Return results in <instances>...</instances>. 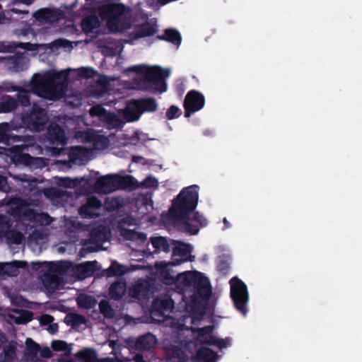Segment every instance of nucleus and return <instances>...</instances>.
Instances as JSON below:
<instances>
[{
  "mask_svg": "<svg viewBox=\"0 0 362 362\" xmlns=\"http://www.w3.org/2000/svg\"><path fill=\"white\" fill-rule=\"evenodd\" d=\"M163 38L175 45H179L181 41L179 33L173 29L166 30L163 35Z\"/></svg>",
  "mask_w": 362,
  "mask_h": 362,
  "instance_id": "nucleus-47",
  "label": "nucleus"
},
{
  "mask_svg": "<svg viewBox=\"0 0 362 362\" xmlns=\"http://www.w3.org/2000/svg\"><path fill=\"white\" fill-rule=\"evenodd\" d=\"M8 130V124L3 123L0 124V142L5 141L8 139L7 132Z\"/></svg>",
  "mask_w": 362,
  "mask_h": 362,
  "instance_id": "nucleus-59",
  "label": "nucleus"
},
{
  "mask_svg": "<svg viewBox=\"0 0 362 362\" xmlns=\"http://www.w3.org/2000/svg\"><path fill=\"white\" fill-rule=\"evenodd\" d=\"M103 122L108 129L119 128L124 123L117 115L110 112H107Z\"/></svg>",
  "mask_w": 362,
  "mask_h": 362,
  "instance_id": "nucleus-37",
  "label": "nucleus"
},
{
  "mask_svg": "<svg viewBox=\"0 0 362 362\" xmlns=\"http://www.w3.org/2000/svg\"><path fill=\"white\" fill-rule=\"evenodd\" d=\"M141 32L143 35H151L156 32V28L153 25L146 24L142 26Z\"/></svg>",
  "mask_w": 362,
  "mask_h": 362,
  "instance_id": "nucleus-62",
  "label": "nucleus"
},
{
  "mask_svg": "<svg viewBox=\"0 0 362 362\" xmlns=\"http://www.w3.org/2000/svg\"><path fill=\"white\" fill-rule=\"evenodd\" d=\"M98 13L107 21V26L111 31H122L130 27V10L121 4L103 5Z\"/></svg>",
  "mask_w": 362,
  "mask_h": 362,
  "instance_id": "nucleus-5",
  "label": "nucleus"
},
{
  "mask_svg": "<svg viewBox=\"0 0 362 362\" xmlns=\"http://www.w3.org/2000/svg\"><path fill=\"white\" fill-rule=\"evenodd\" d=\"M158 185L157 180L151 177H147L142 183L141 185L145 187H155Z\"/></svg>",
  "mask_w": 362,
  "mask_h": 362,
  "instance_id": "nucleus-61",
  "label": "nucleus"
},
{
  "mask_svg": "<svg viewBox=\"0 0 362 362\" xmlns=\"http://www.w3.org/2000/svg\"><path fill=\"white\" fill-rule=\"evenodd\" d=\"M127 272L124 267L117 263H112L107 270V276H121Z\"/></svg>",
  "mask_w": 362,
  "mask_h": 362,
  "instance_id": "nucleus-51",
  "label": "nucleus"
},
{
  "mask_svg": "<svg viewBox=\"0 0 362 362\" xmlns=\"http://www.w3.org/2000/svg\"><path fill=\"white\" fill-rule=\"evenodd\" d=\"M156 342L155 337L151 334H147L138 338L135 346L138 349H148L153 347Z\"/></svg>",
  "mask_w": 362,
  "mask_h": 362,
  "instance_id": "nucleus-35",
  "label": "nucleus"
},
{
  "mask_svg": "<svg viewBox=\"0 0 362 362\" xmlns=\"http://www.w3.org/2000/svg\"><path fill=\"white\" fill-rule=\"evenodd\" d=\"M127 221L123 220L120 223L119 233L120 235L126 240L136 241L139 243H144L146 240V235L144 233L135 231L133 229L124 228V224Z\"/></svg>",
  "mask_w": 362,
  "mask_h": 362,
  "instance_id": "nucleus-19",
  "label": "nucleus"
},
{
  "mask_svg": "<svg viewBox=\"0 0 362 362\" xmlns=\"http://www.w3.org/2000/svg\"><path fill=\"white\" fill-rule=\"evenodd\" d=\"M151 244L154 248V250L151 251L149 247L146 250H144V252L146 255H153L158 251L168 252L170 250V245L167 240L163 237H153L151 238Z\"/></svg>",
  "mask_w": 362,
  "mask_h": 362,
  "instance_id": "nucleus-24",
  "label": "nucleus"
},
{
  "mask_svg": "<svg viewBox=\"0 0 362 362\" xmlns=\"http://www.w3.org/2000/svg\"><path fill=\"white\" fill-rule=\"evenodd\" d=\"M222 292L221 286L214 288L209 279L205 276V322L209 323L205 325V346H215L220 350L228 347L230 343V338L221 339L214 333L219 325L218 319L222 318L216 314V307Z\"/></svg>",
  "mask_w": 362,
  "mask_h": 362,
  "instance_id": "nucleus-1",
  "label": "nucleus"
},
{
  "mask_svg": "<svg viewBox=\"0 0 362 362\" xmlns=\"http://www.w3.org/2000/svg\"><path fill=\"white\" fill-rule=\"evenodd\" d=\"M95 262H88L75 268L71 266L72 269L69 271V273L74 272L78 279H84L93 274L95 270Z\"/></svg>",
  "mask_w": 362,
  "mask_h": 362,
  "instance_id": "nucleus-23",
  "label": "nucleus"
},
{
  "mask_svg": "<svg viewBox=\"0 0 362 362\" xmlns=\"http://www.w3.org/2000/svg\"><path fill=\"white\" fill-rule=\"evenodd\" d=\"M232 258L229 255H223L218 257L216 269L222 276H227L230 272Z\"/></svg>",
  "mask_w": 362,
  "mask_h": 362,
  "instance_id": "nucleus-29",
  "label": "nucleus"
},
{
  "mask_svg": "<svg viewBox=\"0 0 362 362\" xmlns=\"http://www.w3.org/2000/svg\"><path fill=\"white\" fill-rule=\"evenodd\" d=\"M12 89L13 90L18 91L17 97L22 105L28 106L30 104V93L28 90L19 86L12 87Z\"/></svg>",
  "mask_w": 362,
  "mask_h": 362,
  "instance_id": "nucleus-43",
  "label": "nucleus"
},
{
  "mask_svg": "<svg viewBox=\"0 0 362 362\" xmlns=\"http://www.w3.org/2000/svg\"><path fill=\"white\" fill-rule=\"evenodd\" d=\"M66 72L49 71L42 74H35L25 86L42 98L57 100L62 97L66 90Z\"/></svg>",
  "mask_w": 362,
  "mask_h": 362,
  "instance_id": "nucleus-2",
  "label": "nucleus"
},
{
  "mask_svg": "<svg viewBox=\"0 0 362 362\" xmlns=\"http://www.w3.org/2000/svg\"><path fill=\"white\" fill-rule=\"evenodd\" d=\"M6 243L8 245H19L25 240L23 234L15 229H8L5 235Z\"/></svg>",
  "mask_w": 362,
  "mask_h": 362,
  "instance_id": "nucleus-34",
  "label": "nucleus"
},
{
  "mask_svg": "<svg viewBox=\"0 0 362 362\" xmlns=\"http://www.w3.org/2000/svg\"><path fill=\"white\" fill-rule=\"evenodd\" d=\"M51 348L57 352H63L65 356H69L71 352V345L62 340H54L51 344Z\"/></svg>",
  "mask_w": 362,
  "mask_h": 362,
  "instance_id": "nucleus-40",
  "label": "nucleus"
},
{
  "mask_svg": "<svg viewBox=\"0 0 362 362\" xmlns=\"http://www.w3.org/2000/svg\"><path fill=\"white\" fill-rule=\"evenodd\" d=\"M126 288V283L123 280L120 279L111 285L109 294L111 298L118 300L124 295Z\"/></svg>",
  "mask_w": 362,
  "mask_h": 362,
  "instance_id": "nucleus-30",
  "label": "nucleus"
},
{
  "mask_svg": "<svg viewBox=\"0 0 362 362\" xmlns=\"http://www.w3.org/2000/svg\"><path fill=\"white\" fill-rule=\"evenodd\" d=\"M99 308L100 312L106 317H112L115 315V312L113 309L110 307L109 303L106 300L100 301L99 304Z\"/></svg>",
  "mask_w": 362,
  "mask_h": 362,
  "instance_id": "nucleus-52",
  "label": "nucleus"
},
{
  "mask_svg": "<svg viewBox=\"0 0 362 362\" xmlns=\"http://www.w3.org/2000/svg\"><path fill=\"white\" fill-rule=\"evenodd\" d=\"M1 315H2L4 319L11 324H23L30 321L32 318L31 312L24 310H12L7 312L4 311Z\"/></svg>",
  "mask_w": 362,
  "mask_h": 362,
  "instance_id": "nucleus-14",
  "label": "nucleus"
},
{
  "mask_svg": "<svg viewBox=\"0 0 362 362\" xmlns=\"http://www.w3.org/2000/svg\"><path fill=\"white\" fill-rule=\"evenodd\" d=\"M109 231L106 227L99 226L96 228L93 229L90 233V241L95 243V246L87 247L86 249L89 251L98 250L103 242L109 239Z\"/></svg>",
  "mask_w": 362,
  "mask_h": 362,
  "instance_id": "nucleus-16",
  "label": "nucleus"
},
{
  "mask_svg": "<svg viewBox=\"0 0 362 362\" xmlns=\"http://www.w3.org/2000/svg\"><path fill=\"white\" fill-rule=\"evenodd\" d=\"M28 263L24 261H13L11 262L0 263V274L17 276L20 268H24Z\"/></svg>",
  "mask_w": 362,
  "mask_h": 362,
  "instance_id": "nucleus-21",
  "label": "nucleus"
},
{
  "mask_svg": "<svg viewBox=\"0 0 362 362\" xmlns=\"http://www.w3.org/2000/svg\"><path fill=\"white\" fill-rule=\"evenodd\" d=\"M76 300L79 307L86 309L91 308L96 304L95 299L86 294H80Z\"/></svg>",
  "mask_w": 362,
  "mask_h": 362,
  "instance_id": "nucleus-42",
  "label": "nucleus"
},
{
  "mask_svg": "<svg viewBox=\"0 0 362 362\" xmlns=\"http://www.w3.org/2000/svg\"><path fill=\"white\" fill-rule=\"evenodd\" d=\"M132 69L140 74L139 79H142L140 88L143 89H153L162 92L165 90L164 78L168 76V71H162L160 68L153 66H136Z\"/></svg>",
  "mask_w": 362,
  "mask_h": 362,
  "instance_id": "nucleus-8",
  "label": "nucleus"
},
{
  "mask_svg": "<svg viewBox=\"0 0 362 362\" xmlns=\"http://www.w3.org/2000/svg\"><path fill=\"white\" fill-rule=\"evenodd\" d=\"M93 131L88 129L87 131H78L75 134V138L81 142L89 141L93 139Z\"/></svg>",
  "mask_w": 362,
  "mask_h": 362,
  "instance_id": "nucleus-55",
  "label": "nucleus"
},
{
  "mask_svg": "<svg viewBox=\"0 0 362 362\" xmlns=\"http://www.w3.org/2000/svg\"><path fill=\"white\" fill-rule=\"evenodd\" d=\"M8 175L16 181L21 182L23 187L28 188L30 191L34 189L37 182L35 177L26 174H13L11 172L8 173Z\"/></svg>",
  "mask_w": 362,
  "mask_h": 362,
  "instance_id": "nucleus-28",
  "label": "nucleus"
},
{
  "mask_svg": "<svg viewBox=\"0 0 362 362\" xmlns=\"http://www.w3.org/2000/svg\"><path fill=\"white\" fill-rule=\"evenodd\" d=\"M173 308V301L168 298H157L153 303L151 316L153 317L163 315V311L170 310Z\"/></svg>",
  "mask_w": 362,
  "mask_h": 362,
  "instance_id": "nucleus-20",
  "label": "nucleus"
},
{
  "mask_svg": "<svg viewBox=\"0 0 362 362\" xmlns=\"http://www.w3.org/2000/svg\"><path fill=\"white\" fill-rule=\"evenodd\" d=\"M18 160L27 165L42 167L45 165V160L42 158L33 157L28 153L21 154Z\"/></svg>",
  "mask_w": 362,
  "mask_h": 362,
  "instance_id": "nucleus-36",
  "label": "nucleus"
},
{
  "mask_svg": "<svg viewBox=\"0 0 362 362\" xmlns=\"http://www.w3.org/2000/svg\"><path fill=\"white\" fill-rule=\"evenodd\" d=\"M9 206L8 212L22 221H35L36 213L34 210L27 207L25 200L16 198L7 202Z\"/></svg>",
  "mask_w": 362,
  "mask_h": 362,
  "instance_id": "nucleus-11",
  "label": "nucleus"
},
{
  "mask_svg": "<svg viewBox=\"0 0 362 362\" xmlns=\"http://www.w3.org/2000/svg\"><path fill=\"white\" fill-rule=\"evenodd\" d=\"M33 17L41 23H53L60 18V13L55 9L45 8L35 12Z\"/></svg>",
  "mask_w": 362,
  "mask_h": 362,
  "instance_id": "nucleus-17",
  "label": "nucleus"
},
{
  "mask_svg": "<svg viewBox=\"0 0 362 362\" xmlns=\"http://www.w3.org/2000/svg\"><path fill=\"white\" fill-rule=\"evenodd\" d=\"M10 227L11 226L7 218L0 215V238L5 235Z\"/></svg>",
  "mask_w": 362,
  "mask_h": 362,
  "instance_id": "nucleus-58",
  "label": "nucleus"
},
{
  "mask_svg": "<svg viewBox=\"0 0 362 362\" xmlns=\"http://www.w3.org/2000/svg\"><path fill=\"white\" fill-rule=\"evenodd\" d=\"M76 357L84 362H100L96 357L95 352L90 349H85L78 351Z\"/></svg>",
  "mask_w": 362,
  "mask_h": 362,
  "instance_id": "nucleus-41",
  "label": "nucleus"
},
{
  "mask_svg": "<svg viewBox=\"0 0 362 362\" xmlns=\"http://www.w3.org/2000/svg\"><path fill=\"white\" fill-rule=\"evenodd\" d=\"M200 225H201L200 223L192 224L189 223H186L185 228L189 233H191L192 234H195L198 232Z\"/></svg>",
  "mask_w": 362,
  "mask_h": 362,
  "instance_id": "nucleus-63",
  "label": "nucleus"
},
{
  "mask_svg": "<svg viewBox=\"0 0 362 362\" xmlns=\"http://www.w3.org/2000/svg\"><path fill=\"white\" fill-rule=\"evenodd\" d=\"M204 296L202 289L198 290L191 296V300L187 306L189 311L191 313L192 323L193 326L190 327L194 337L197 341L199 343L200 346L197 351L194 362H204V348L202 346L204 337V330L199 327L202 322V315L204 313Z\"/></svg>",
  "mask_w": 362,
  "mask_h": 362,
  "instance_id": "nucleus-4",
  "label": "nucleus"
},
{
  "mask_svg": "<svg viewBox=\"0 0 362 362\" xmlns=\"http://www.w3.org/2000/svg\"><path fill=\"white\" fill-rule=\"evenodd\" d=\"M139 105H141V112L144 111H153L156 108V103L152 98L141 99L138 100Z\"/></svg>",
  "mask_w": 362,
  "mask_h": 362,
  "instance_id": "nucleus-48",
  "label": "nucleus"
},
{
  "mask_svg": "<svg viewBox=\"0 0 362 362\" xmlns=\"http://www.w3.org/2000/svg\"><path fill=\"white\" fill-rule=\"evenodd\" d=\"M101 202L95 197L87 198L86 202L79 209L78 212L84 218L98 217L100 214L98 212L102 207Z\"/></svg>",
  "mask_w": 362,
  "mask_h": 362,
  "instance_id": "nucleus-13",
  "label": "nucleus"
},
{
  "mask_svg": "<svg viewBox=\"0 0 362 362\" xmlns=\"http://www.w3.org/2000/svg\"><path fill=\"white\" fill-rule=\"evenodd\" d=\"M16 343L10 342L4 347V351L0 354V362H13L16 358Z\"/></svg>",
  "mask_w": 362,
  "mask_h": 362,
  "instance_id": "nucleus-32",
  "label": "nucleus"
},
{
  "mask_svg": "<svg viewBox=\"0 0 362 362\" xmlns=\"http://www.w3.org/2000/svg\"><path fill=\"white\" fill-rule=\"evenodd\" d=\"M130 291L134 297L138 298L144 296L147 293L146 285L141 283L136 284Z\"/></svg>",
  "mask_w": 362,
  "mask_h": 362,
  "instance_id": "nucleus-49",
  "label": "nucleus"
},
{
  "mask_svg": "<svg viewBox=\"0 0 362 362\" xmlns=\"http://www.w3.org/2000/svg\"><path fill=\"white\" fill-rule=\"evenodd\" d=\"M25 345L26 349L24 354L25 359L28 362H37V356L40 349L39 344L28 338L26 339Z\"/></svg>",
  "mask_w": 362,
  "mask_h": 362,
  "instance_id": "nucleus-27",
  "label": "nucleus"
},
{
  "mask_svg": "<svg viewBox=\"0 0 362 362\" xmlns=\"http://www.w3.org/2000/svg\"><path fill=\"white\" fill-rule=\"evenodd\" d=\"M30 120L33 122L36 130H39L40 127L44 125L47 122V117L43 110L37 108L33 109L32 111Z\"/></svg>",
  "mask_w": 362,
  "mask_h": 362,
  "instance_id": "nucleus-31",
  "label": "nucleus"
},
{
  "mask_svg": "<svg viewBox=\"0 0 362 362\" xmlns=\"http://www.w3.org/2000/svg\"><path fill=\"white\" fill-rule=\"evenodd\" d=\"M107 111L100 105H96L93 106L90 110L89 114L91 117H97L101 121L103 122Z\"/></svg>",
  "mask_w": 362,
  "mask_h": 362,
  "instance_id": "nucleus-45",
  "label": "nucleus"
},
{
  "mask_svg": "<svg viewBox=\"0 0 362 362\" xmlns=\"http://www.w3.org/2000/svg\"><path fill=\"white\" fill-rule=\"evenodd\" d=\"M1 61L4 60L6 66L10 70L18 71L22 70L25 64L24 53H17L16 54L6 57H0Z\"/></svg>",
  "mask_w": 362,
  "mask_h": 362,
  "instance_id": "nucleus-22",
  "label": "nucleus"
},
{
  "mask_svg": "<svg viewBox=\"0 0 362 362\" xmlns=\"http://www.w3.org/2000/svg\"><path fill=\"white\" fill-rule=\"evenodd\" d=\"M140 107L141 105H139L138 100L129 102L123 110V115L126 120L132 122L138 119L142 113Z\"/></svg>",
  "mask_w": 362,
  "mask_h": 362,
  "instance_id": "nucleus-25",
  "label": "nucleus"
},
{
  "mask_svg": "<svg viewBox=\"0 0 362 362\" xmlns=\"http://www.w3.org/2000/svg\"><path fill=\"white\" fill-rule=\"evenodd\" d=\"M18 47H21V48H23V49H27V50L37 49V45H33L29 42H27V43H21H21H12L11 45H4L1 48V51L3 52L13 53V52H14L15 49Z\"/></svg>",
  "mask_w": 362,
  "mask_h": 362,
  "instance_id": "nucleus-38",
  "label": "nucleus"
},
{
  "mask_svg": "<svg viewBox=\"0 0 362 362\" xmlns=\"http://www.w3.org/2000/svg\"><path fill=\"white\" fill-rule=\"evenodd\" d=\"M137 187V182L130 175H108L97 180L93 185V190L95 193L105 194L118 189L132 190Z\"/></svg>",
  "mask_w": 362,
  "mask_h": 362,
  "instance_id": "nucleus-7",
  "label": "nucleus"
},
{
  "mask_svg": "<svg viewBox=\"0 0 362 362\" xmlns=\"http://www.w3.org/2000/svg\"><path fill=\"white\" fill-rule=\"evenodd\" d=\"M82 28L86 33H90L100 25V21L97 16H90L82 21Z\"/></svg>",
  "mask_w": 362,
  "mask_h": 362,
  "instance_id": "nucleus-39",
  "label": "nucleus"
},
{
  "mask_svg": "<svg viewBox=\"0 0 362 362\" xmlns=\"http://www.w3.org/2000/svg\"><path fill=\"white\" fill-rule=\"evenodd\" d=\"M198 192L194 186L183 189L174 200L169 210L170 216L175 219L185 218L197 206Z\"/></svg>",
  "mask_w": 362,
  "mask_h": 362,
  "instance_id": "nucleus-6",
  "label": "nucleus"
},
{
  "mask_svg": "<svg viewBox=\"0 0 362 362\" xmlns=\"http://www.w3.org/2000/svg\"><path fill=\"white\" fill-rule=\"evenodd\" d=\"M90 149L82 146L72 147L69 153V160H59L58 163L64 165L68 168L71 167V164L82 165L89 158Z\"/></svg>",
  "mask_w": 362,
  "mask_h": 362,
  "instance_id": "nucleus-12",
  "label": "nucleus"
},
{
  "mask_svg": "<svg viewBox=\"0 0 362 362\" xmlns=\"http://www.w3.org/2000/svg\"><path fill=\"white\" fill-rule=\"evenodd\" d=\"M53 218L47 214H37L35 218V222L40 225L47 226L52 223Z\"/></svg>",
  "mask_w": 362,
  "mask_h": 362,
  "instance_id": "nucleus-56",
  "label": "nucleus"
},
{
  "mask_svg": "<svg viewBox=\"0 0 362 362\" xmlns=\"http://www.w3.org/2000/svg\"><path fill=\"white\" fill-rule=\"evenodd\" d=\"M202 95L196 92L191 91L185 97L184 106L185 108V117H189L191 112L199 110L203 105Z\"/></svg>",
  "mask_w": 362,
  "mask_h": 362,
  "instance_id": "nucleus-15",
  "label": "nucleus"
},
{
  "mask_svg": "<svg viewBox=\"0 0 362 362\" xmlns=\"http://www.w3.org/2000/svg\"><path fill=\"white\" fill-rule=\"evenodd\" d=\"M29 240L38 243L47 238V234L42 229L35 228L29 235Z\"/></svg>",
  "mask_w": 362,
  "mask_h": 362,
  "instance_id": "nucleus-50",
  "label": "nucleus"
},
{
  "mask_svg": "<svg viewBox=\"0 0 362 362\" xmlns=\"http://www.w3.org/2000/svg\"><path fill=\"white\" fill-rule=\"evenodd\" d=\"M173 261L168 263H160V267L180 264L185 262H192L194 256L191 255V246L177 240H173Z\"/></svg>",
  "mask_w": 362,
  "mask_h": 362,
  "instance_id": "nucleus-10",
  "label": "nucleus"
},
{
  "mask_svg": "<svg viewBox=\"0 0 362 362\" xmlns=\"http://www.w3.org/2000/svg\"><path fill=\"white\" fill-rule=\"evenodd\" d=\"M56 180L58 185L67 188L76 187L81 182L78 178L70 179L69 177H56Z\"/></svg>",
  "mask_w": 362,
  "mask_h": 362,
  "instance_id": "nucleus-44",
  "label": "nucleus"
},
{
  "mask_svg": "<svg viewBox=\"0 0 362 362\" xmlns=\"http://www.w3.org/2000/svg\"><path fill=\"white\" fill-rule=\"evenodd\" d=\"M201 274L197 272H185L179 274L177 276V284L182 287L194 286L199 284L201 279Z\"/></svg>",
  "mask_w": 362,
  "mask_h": 362,
  "instance_id": "nucleus-18",
  "label": "nucleus"
},
{
  "mask_svg": "<svg viewBox=\"0 0 362 362\" xmlns=\"http://www.w3.org/2000/svg\"><path fill=\"white\" fill-rule=\"evenodd\" d=\"M0 190L7 192L10 190V187L8 185L6 178L0 175Z\"/></svg>",
  "mask_w": 362,
  "mask_h": 362,
  "instance_id": "nucleus-64",
  "label": "nucleus"
},
{
  "mask_svg": "<svg viewBox=\"0 0 362 362\" xmlns=\"http://www.w3.org/2000/svg\"><path fill=\"white\" fill-rule=\"evenodd\" d=\"M122 206L121 200L118 197H109L105 200V208L110 211H115Z\"/></svg>",
  "mask_w": 362,
  "mask_h": 362,
  "instance_id": "nucleus-46",
  "label": "nucleus"
},
{
  "mask_svg": "<svg viewBox=\"0 0 362 362\" xmlns=\"http://www.w3.org/2000/svg\"><path fill=\"white\" fill-rule=\"evenodd\" d=\"M43 193L45 197L50 199L55 197H60L63 195V192L57 188H50L43 189Z\"/></svg>",
  "mask_w": 362,
  "mask_h": 362,
  "instance_id": "nucleus-57",
  "label": "nucleus"
},
{
  "mask_svg": "<svg viewBox=\"0 0 362 362\" xmlns=\"http://www.w3.org/2000/svg\"><path fill=\"white\" fill-rule=\"evenodd\" d=\"M48 138L53 144H60L62 146L65 144V136L64 131L57 124H50L48 127Z\"/></svg>",
  "mask_w": 362,
  "mask_h": 362,
  "instance_id": "nucleus-26",
  "label": "nucleus"
},
{
  "mask_svg": "<svg viewBox=\"0 0 362 362\" xmlns=\"http://www.w3.org/2000/svg\"><path fill=\"white\" fill-rule=\"evenodd\" d=\"M221 355L212 349L205 346V362H217Z\"/></svg>",
  "mask_w": 362,
  "mask_h": 362,
  "instance_id": "nucleus-54",
  "label": "nucleus"
},
{
  "mask_svg": "<svg viewBox=\"0 0 362 362\" xmlns=\"http://www.w3.org/2000/svg\"><path fill=\"white\" fill-rule=\"evenodd\" d=\"M78 75L81 77L89 78L93 75V71L89 68H82L77 71Z\"/></svg>",
  "mask_w": 362,
  "mask_h": 362,
  "instance_id": "nucleus-60",
  "label": "nucleus"
},
{
  "mask_svg": "<svg viewBox=\"0 0 362 362\" xmlns=\"http://www.w3.org/2000/svg\"><path fill=\"white\" fill-rule=\"evenodd\" d=\"M35 269H40L42 274L40 279L45 289L54 293L63 286L64 276L71 270V264L68 262H32Z\"/></svg>",
  "mask_w": 362,
  "mask_h": 362,
  "instance_id": "nucleus-3",
  "label": "nucleus"
},
{
  "mask_svg": "<svg viewBox=\"0 0 362 362\" xmlns=\"http://www.w3.org/2000/svg\"><path fill=\"white\" fill-rule=\"evenodd\" d=\"M18 107L17 101L9 95L0 97V112H9L16 109Z\"/></svg>",
  "mask_w": 362,
  "mask_h": 362,
  "instance_id": "nucleus-33",
  "label": "nucleus"
},
{
  "mask_svg": "<svg viewBox=\"0 0 362 362\" xmlns=\"http://www.w3.org/2000/svg\"><path fill=\"white\" fill-rule=\"evenodd\" d=\"M230 296L235 309L245 316L247 313V305L249 301V293L247 285L238 276H233L229 281Z\"/></svg>",
  "mask_w": 362,
  "mask_h": 362,
  "instance_id": "nucleus-9",
  "label": "nucleus"
},
{
  "mask_svg": "<svg viewBox=\"0 0 362 362\" xmlns=\"http://www.w3.org/2000/svg\"><path fill=\"white\" fill-rule=\"evenodd\" d=\"M66 41L62 39H58L49 44H36L37 45V49L39 47H45L46 49H50L52 50H55L60 47L65 46Z\"/></svg>",
  "mask_w": 362,
  "mask_h": 362,
  "instance_id": "nucleus-53",
  "label": "nucleus"
}]
</instances>
